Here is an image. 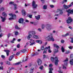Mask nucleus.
Segmentation results:
<instances>
[{"label": "nucleus", "mask_w": 73, "mask_h": 73, "mask_svg": "<svg viewBox=\"0 0 73 73\" xmlns=\"http://www.w3.org/2000/svg\"><path fill=\"white\" fill-rule=\"evenodd\" d=\"M46 28L48 31L51 30V25L49 24H47L46 25Z\"/></svg>", "instance_id": "nucleus-9"}, {"label": "nucleus", "mask_w": 73, "mask_h": 73, "mask_svg": "<svg viewBox=\"0 0 73 73\" xmlns=\"http://www.w3.org/2000/svg\"><path fill=\"white\" fill-rule=\"evenodd\" d=\"M21 52H22V53H25V52H27V50L23 49V50H21Z\"/></svg>", "instance_id": "nucleus-17"}, {"label": "nucleus", "mask_w": 73, "mask_h": 73, "mask_svg": "<svg viewBox=\"0 0 73 73\" xmlns=\"http://www.w3.org/2000/svg\"><path fill=\"white\" fill-rule=\"evenodd\" d=\"M70 58H73V54H70Z\"/></svg>", "instance_id": "nucleus-39"}, {"label": "nucleus", "mask_w": 73, "mask_h": 73, "mask_svg": "<svg viewBox=\"0 0 73 73\" xmlns=\"http://www.w3.org/2000/svg\"><path fill=\"white\" fill-rule=\"evenodd\" d=\"M50 7H51V8H53L54 7V6L53 5H50Z\"/></svg>", "instance_id": "nucleus-60"}, {"label": "nucleus", "mask_w": 73, "mask_h": 73, "mask_svg": "<svg viewBox=\"0 0 73 73\" xmlns=\"http://www.w3.org/2000/svg\"><path fill=\"white\" fill-rule=\"evenodd\" d=\"M20 44H17V47L18 48H20Z\"/></svg>", "instance_id": "nucleus-52"}, {"label": "nucleus", "mask_w": 73, "mask_h": 73, "mask_svg": "<svg viewBox=\"0 0 73 73\" xmlns=\"http://www.w3.org/2000/svg\"><path fill=\"white\" fill-rule=\"evenodd\" d=\"M46 57V55L45 54L43 55V58L44 59V58H45Z\"/></svg>", "instance_id": "nucleus-54"}, {"label": "nucleus", "mask_w": 73, "mask_h": 73, "mask_svg": "<svg viewBox=\"0 0 73 73\" xmlns=\"http://www.w3.org/2000/svg\"><path fill=\"white\" fill-rule=\"evenodd\" d=\"M2 16L6 18L7 16V13H5V12H3L2 14Z\"/></svg>", "instance_id": "nucleus-15"}, {"label": "nucleus", "mask_w": 73, "mask_h": 73, "mask_svg": "<svg viewBox=\"0 0 73 73\" xmlns=\"http://www.w3.org/2000/svg\"><path fill=\"white\" fill-rule=\"evenodd\" d=\"M4 10V8L3 7H2L0 9V11L2 12V11H3Z\"/></svg>", "instance_id": "nucleus-35"}, {"label": "nucleus", "mask_w": 73, "mask_h": 73, "mask_svg": "<svg viewBox=\"0 0 73 73\" xmlns=\"http://www.w3.org/2000/svg\"><path fill=\"white\" fill-rule=\"evenodd\" d=\"M43 9H46V8H47V6H46L45 5H44L43 6Z\"/></svg>", "instance_id": "nucleus-41"}, {"label": "nucleus", "mask_w": 73, "mask_h": 73, "mask_svg": "<svg viewBox=\"0 0 73 73\" xmlns=\"http://www.w3.org/2000/svg\"><path fill=\"white\" fill-rule=\"evenodd\" d=\"M40 15H38V16H35V17L36 20H39V19H40Z\"/></svg>", "instance_id": "nucleus-24"}, {"label": "nucleus", "mask_w": 73, "mask_h": 73, "mask_svg": "<svg viewBox=\"0 0 73 73\" xmlns=\"http://www.w3.org/2000/svg\"><path fill=\"white\" fill-rule=\"evenodd\" d=\"M1 18L2 19L1 21L2 22H4V21H5V20H6V19L4 17V18H3V17H1Z\"/></svg>", "instance_id": "nucleus-16"}, {"label": "nucleus", "mask_w": 73, "mask_h": 73, "mask_svg": "<svg viewBox=\"0 0 73 73\" xmlns=\"http://www.w3.org/2000/svg\"><path fill=\"white\" fill-rule=\"evenodd\" d=\"M49 73H52V70H53V68H49Z\"/></svg>", "instance_id": "nucleus-26"}, {"label": "nucleus", "mask_w": 73, "mask_h": 73, "mask_svg": "<svg viewBox=\"0 0 73 73\" xmlns=\"http://www.w3.org/2000/svg\"><path fill=\"white\" fill-rule=\"evenodd\" d=\"M29 33H32V35H36V32L35 31H30Z\"/></svg>", "instance_id": "nucleus-19"}, {"label": "nucleus", "mask_w": 73, "mask_h": 73, "mask_svg": "<svg viewBox=\"0 0 73 73\" xmlns=\"http://www.w3.org/2000/svg\"><path fill=\"white\" fill-rule=\"evenodd\" d=\"M72 21H73V19L70 17H68V19L66 20L67 24H70V23L72 22Z\"/></svg>", "instance_id": "nucleus-5"}, {"label": "nucleus", "mask_w": 73, "mask_h": 73, "mask_svg": "<svg viewBox=\"0 0 73 73\" xmlns=\"http://www.w3.org/2000/svg\"><path fill=\"white\" fill-rule=\"evenodd\" d=\"M38 31H39V32H41V29L40 28H39L38 29Z\"/></svg>", "instance_id": "nucleus-61"}, {"label": "nucleus", "mask_w": 73, "mask_h": 73, "mask_svg": "<svg viewBox=\"0 0 73 73\" xmlns=\"http://www.w3.org/2000/svg\"><path fill=\"white\" fill-rule=\"evenodd\" d=\"M22 13H23L24 15H25L26 14V12L25 11V10L23 9L22 10Z\"/></svg>", "instance_id": "nucleus-32"}, {"label": "nucleus", "mask_w": 73, "mask_h": 73, "mask_svg": "<svg viewBox=\"0 0 73 73\" xmlns=\"http://www.w3.org/2000/svg\"><path fill=\"white\" fill-rule=\"evenodd\" d=\"M46 51H47V50H44V52H43V54H44V53H47V52H46Z\"/></svg>", "instance_id": "nucleus-38"}, {"label": "nucleus", "mask_w": 73, "mask_h": 73, "mask_svg": "<svg viewBox=\"0 0 73 73\" xmlns=\"http://www.w3.org/2000/svg\"><path fill=\"white\" fill-rule=\"evenodd\" d=\"M7 36H8V38H9L10 37V36H11V34H8Z\"/></svg>", "instance_id": "nucleus-62"}, {"label": "nucleus", "mask_w": 73, "mask_h": 73, "mask_svg": "<svg viewBox=\"0 0 73 73\" xmlns=\"http://www.w3.org/2000/svg\"><path fill=\"white\" fill-rule=\"evenodd\" d=\"M19 35V32L17 31H15V35L17 36V35Z\"/></svg>", "instance_id": "nucleus-37"}, {"label": "nucleus", "mask_w": 73, "mask_h": 73, "mask_svg": "<svg viewBox=\"0 0 73 73\" xmlns=\"http://www.w3.org/2000/svg\"><path fill=\"white\" fill-rule=\"evenodd\" d=\"M54 60H55V65L57 66L58 65V62H59V60H58V58L57 57H56L54 58L53 57H51V61L52 62H54Z\"/></svg>", "instance_id": "nucleus-2"}, {"label": "nucleus", "mask_w": 73, "mask_h": 73, "mask_svg": "<svg viewBox=\"0 0 73 73\" xmlns=\"http://www.w3.org/2000/svg\"><path fill=\"white\" fill-rule=\"evenodd\" d=\"M13 5L14 7V10H16L17 9V5L16 4H13Z\"/></svg>", "instance_id": "nucleus-30"}, {"label": "nucleus", "mask_w": 73, "mask_h": 73, "mask_svg": "<svg viewBox=\"0 0 73 73\" xmlns=\"http://www.w3.org/2000/svg\"><path fill=\"white\" fill-rule=\"evenodd\" d=\"M36 42H38V43H39L40 44H42V41L40 40H36Z\"/></svg>", "instance_id": "nucleus-27"}, {"label": "nucleus", "mask_w": 73, "mask_h": 73, "mask_svg": "<svg viewBox=\"0 0 73 73\" xmlns=\"http://www.w3.org/2000/svg\"><path fill=\"white\" fill-rule=\"evenodd\" d=\"M6 63V64H7V65H11V63L9 61H7Z\"/></svg>", "instance_id": "nucleus-42"}, {"label": "nucleus", "mask_w": 73, "mask_h": 73, "mask_svg": "<svg viewBox=\"0 0 73 73\" xmlns=\"http://www.w3.org/2000/svg\"><path fill=\"white\" fill-rule=\"evenodd\" d=\"M46 38L48 41H54V39L53 38V34L52 33H51L50 35H49Z\"/></svg>", "instance_id": "nucleus-1"}, {"label": "nucleus", "mask_w": 73, "mask_h": 73, "mask_svg": "<svg viewBox=\"0 0 73 73\" xmlns=\"http://www.w3.org/2000/svg\"><path fill=\"white\" fill-rule=\"evenodd\" d=\"M9 4H14V2H10L9 3Z\"/></svg>", "instance_id": "nucleus-43"}, {"label": "nucleus", "mask_w": 73, "mask_h": 73, "mask_svg": "<svg viewBox=\"0 0 73 73\" xmlns=\"http://www.w3.org/2000/svg\"><path fill=\"white\" fill-rule=\"evenodd\" d=\"M37 62L38 65L39 66L41 65V64H42V61L40 59H38Z\"/></svg>", "instance_id": "nucleus-10"}, {"label": "nucleus", "mask_w": 73, "mask_h": 73, "mask_svg": "<svg viewBox=\"0 0 73 73\" xmlns=\"http://www.w3.org/2000/svg\"><path fill=\"white\" fill-rule=\"evenodd\" d=\"M1 57H2V58H5V56L3 55H2L1 56Z\"/></svg>", "instance_id": "nucleus-51"}, {"label": "nucleus", "mask_w": 73, "mask_h": 73, "mask_svg": "<svg viewBox=\"0 0 73 73\" xmlns=\"http://www.w3.org/2000/svg\"><path fill=\"white\" fill-rule=\"evenodd\" d=\"M20 51H19L16 54L17 56H19V54H20Z\"/></svg>", "instance_id": "nucleus-50"}, {"label": "nucleus", "mask_w": 73, "mask_h": 73, "mask_svg": "<svg viewBox=\"0 0 73 73\" xmlns=\"http://www.w3.org/2000/svg\"><path fill=\"white\" fill-rule=\"evenodd\" d=\"M9 15L12 17L9 18V20H15L16 19V15L13 14H9Z\"/></svg>", "instance_id": "nucleus-4"}, {"label": "nucleus", "mask_w": 73, "mask_h": 73, "mask_svg": "<svg viewBox=\"0 0 73 73\" xmlns=\"http://www.w3.org/2000/svg\"><path fill=\"white\" fill-rule=\"evenodd\" d=\"M39 68L40 70H42L43 69V66H41L40 67H39Z\"/></svg>", "instance_id": "nucleus-40"}, {"label": "nucleus", "mask_w": 73, "mask_h": 73, "mask_svg": "<svg viewBox=\"0 0 73 73\" xmlns=\"http://www.w3.org/2000/svg\"><path fill=\"white\" fill-rule=\"evenodd\" d=\"M37 24V23L36 22H34V25L35 26H36Z\"/></svg>", "instance_id": "nucleus-46"}, {"label": "nucleus", "mask_w": 73, "mask_h": 73, "mask_svg": "<svg viewBox=\"0 0 73 73\" xmlns=\"http://www.w3.org/2000/svg\"><path fill=\"white\" fill-rule=\"evenodd\" d=\"M70 51L69 50L67 51L66 52V54H68L70 53Z\"/></svg>", "instance_id": "nucleus-49"}, {"label": "nucleus", "mask_w": 73, "mask_h": 73, "mask_svg": "<svg viewBox=\"0 0 73 73\" xmlns=\"http://www.w3.org/2000/svg\"><path fill=\"white\" fill-rule=\"evenodd\" d=\"M44 25H42V29H44Z\"/></svg>", "instance_id": "nucleus-56"}, {"label": "nucleus", "mask_w": 73, "mask_h": 73, "mask_svg": "<svg viewBox=\"0 0 73 73\" xmlns=\"http://www.w3.org/2000/svg\"><path fill=\"white\" fill-rule=\"evenodd\" d=\"M53 46L54 48H57V49H54V53H56L58 52V49H59V48H60V47H59V46H58V45H57V44H53Z\"/></svg>", "instance_id": "nucleus-3"}, {"label": "nucleus", "mask_w": 73, "mask_h": 73, "mask_svg": "<svg viewBox=\"0 0 73 73\" xmlns=\"http://www.w3.org/2000/svg\"><path fill=\"white\" fill-rule=\"evenodd\" d=\"M68 48L70 49H73V46H68Z\"/></svg>", "instance_id": "nucleus-47"}, {"label": "nucleus", "mask_w": 73, "mask_h": 73, "mask_svg": "<svg viewBox=\"0 0 73 73\" xmlns=\"http://www.w3.org/2000/svg\"><path fill=\"white\" fill-rule=\"evenodd\" d=\"M29 17L30 18H32V15H29Z\"/></svg>", "instance_id": "nucleus-55"}, {"label": "nucleus", "mask_w": 73, "mask_h": 73, "mask_svg": "<svg viewBox=\"0 0 73 73\" xmlns=\"http://www.w3.org/2000/svg\"><path fill=\"white\" fill-rule=\"evenodd\" d=\"M32 6L33 7V8H36L37 7V5H36V3L35 1H33L32 3Z\"/></svg>", "instance_id": "nucleus-7"}, {"label": "nucleus", "mask_w": 73, "mask_h": 73, "mask_svg": "<svg viewBox=\"0 0 73 73\" xmlns=\"http://www.w3.org/2000/svg\"><path fill=\"white\" fill-rule=\"evenodd\" d=\"M33 38L35 39H38V36L37 35H34L33 36Z\"/></svg>", "instance_id": "nucleus-23"}, {"label": "nucleus", "mask_w": 73, "mask_h": 73, "mask_svg": "<svg viewBox=\"0 0 73 73\" xmlns=\"http://www.w3.org/2000/svg\"><path fill=\"white\" fill-rule=\"evenodd\" d=\"M38 53L37 52H36L35 53L32 54L31 56H37V55H38Z\"/></svg>", "instance_id": "nucleus-18"}, {"label": "nucleus", "mask_w": 73, "mask_h": 73, "mask_svg": "<svg viewBox=\"0 0 73 73\" xmlns=\"http://www.w3.org/2000/svg\"><path fill=\"white\" fill-rule=\"evenodd\" d=\"M35 44V42L32 43L30 44V45H34Z\"/></svg>", "instance_id": "nucleus-53"}, {"label": "nucleus", "mask_w": 73, "mask_h": 73, "mask_svg": "<svg viewBox=\"0 0 73 73\" xmlns=\"http://www.w3.org/2000/svg\"><path fill=\"white\" fill-rule=\"evenodd\" d=\"M70 63L71 65H73V59H71L70 61Z\"/></svg>", "instance_id": "nucleus-28"}, {"label": "nucleus", "mask_w": 73, "mask_h": 73, "mask_svg": "<svg viewBox=\"0 0 73 73\" xmlns=\"http://www.w3.org/2000/svg\"><path fill=\"white\" fill-rule=\"evenodd\" d=\"M64 9H68L69 7H71V5H66L65 4L63 6Z\"/></svg>", "instance_id": "nucleus-8"}, {"label": "nucleus", "mask_w": 73, "mask_h": 73, "mask_svg": "<svg viewBox=\"0 0 73 73\" xmlns=\"http://www.w3.org/2000/svg\"><path fill=\"white\" fill-rule=\"evenodd\" d=\"M61 50L62 52L63 53L65 52V48H64V47H63V46H62Z\"/></svg>", "instance_id": "nucleus-20"}, {"label": "nucleus", "mask_w": 73, "mask_h": 73, "mask_svg": "<svg viewBox=\"0 0 73 73\" xmlns=\"http://www.w3.org/2000/svg\"><path fill=\"white\" fill-rule=\"evenodd\" d=\"M15 28L16 29H17L18 30L20 29V28L17 25H16L15 27Z\"/></svg>", "instance_id": "nucleus-31"}, {"label": "nucleus", "mask_w": 73, "mask_h": 73, "mask_svg": "<svg viewBox=\"0 0 73 73\" xmlns=\"http://www.w3.org/2000/svg\"><path fill=\"white\" fill-rule=\"evenodd\" d=\"M68 61V58H67L66 60L63 61V62H66Z\"/></svg>", "instance_id": "nucleus-44"}, {"label": "nucleus", "mask_w": 73, "mask_h": 73, "mask_svg": "<svg viewBox=\"0 0 73 73\" xmlns=\"http://www.w3.org/2000/svg\"><path fill=\"white\" fill-rule=\"evenodd\" d=\"M21 63H22V62H20L17 63H14L13 65H19Z\"/></svg>", "instance_id": "nucleus-21"}, {"label": "nucleus", "mask_w": 73, "mask_h": 73, "mask_svg": "<svg viewBox=\"0 0 73 73\" xmlns=\"http://www.w3.org/2000/svg\"><path fill=\"white\" fill-rule=\"evenodd\" d=\"M45 49L44 48V46H42L40 48V50H44Z\"/></svg>", "instance_id": "nucleus-34"}, {"label": "nucleus", "mask_w": 73, "mask_h": 73, "mask_svg": "<svg viewBox=\"0 0 73 73\" xmlns=\"http://www.w3.org/2000/svg\"><path fill=\"white\" fill-rule=\"evenodd\" d=\"M69 35V33H66L65 35H62V37H66V36H68Z\"/></svg>", "instance_id": "nucleus-25"}, {"label": "nucleus", "mask_w": 73, "mask_h": 73, "mask_svg": "<svg viewBox=\"0 0 73 73\" xmlns=\"http://www.w3.org/2000/svg\"><path fill=\"white\" fill-rule=\"evenodd\" d=\"M66 12H67L68 13V16L70 14H73V9L70 10V9H68V10L66 11Z\"/></svg>", "instance_id": "nucleus-6"}, {"label": "nucleus", "mask_w": 73, "mask_h": 73, "mask_svg": "<svg viewBox=\"0 0 73 73\" xmlns=\"http://www.w3.org/2000/svg\"><path fill=\"white\" fill-rule=\"evenodd\" d=\"M41 1H42V3H45V0H41Z\"/></svg>", "instance_id": "nucleus-58"}, {"label": "nucleus", "mask_w": 73, "mask_h": 73, "mask_svg": "<svg viewBox=\"0 0 73 73\" xmlns=\"http://www.w3.org/2000/svg\"><path fill=\"white\" fill-rule=\"evenodd\" d=\"M18 22H19V23H23V22H24V19H23L22 18H20L19 19Z\"/></svg>", "instance_id": "nucleus-12"}, {"label": "nucleus", "mask_w": 73, "mask_h": 73, "mask_svg": "<svg viewBox=\"0 0 73 73\" xmlns=\"http://www.w3.org/2000/svg\"><path fill=\"white\" fill-rule=\"evenodd\" d=\"M57 11H60V15H62L63 13V12H62V11L61 10H60L59 9H58Z\"/></svg>", "instance_id": "nucleus-22"}, {"label": "nucleus", "mask_w": 73, "mask_h": 73, "mask_svg": "<svg viewBox=\"0 0 73 73\" xmlns=\"http://www.w3.org/2000/svg\"><path fill=\"white\" fill-rule=\"evenodd\" d=\"M32 37V35L31 34H29V36H27V38L28 40H29L30 39V38Z\"/></svg>", "instance_id": "nucleus-33"}, {"label": "nucleus", "mask_w": 73, "mask_h": 73, "mask_svg": "<svg viewBox=\"0 0 73 73\" xmlns=\"http://www.w3.org/2000/svg\"><path fill=\"white\" fill-rule=\"evenodd\" d=\"M45 50L46 49H48V50H49L50 49V46H48V47H45Z\"/></svg>", "instance_id": "nucleus-36"}, {"label": "nucleus", "mask_w": 73, "mask_h": 73, "mask_svg": "<svg viewBox=\"0 0 73 73\" xmlns=\"http://www.w3.org/2000/svg\"><path fill=\"white\" fill-rule=\"evenodd\" d=\"M2 16L6 18L7 16V13H5V12H3L2 14Z\"/></svg>", "instance_id": "nucleus-14"}, {"label": "nucleus", "mask_w": 73, "mask_h": 73, "mask_svg": "<svg viewBox=\"0 0 73 73\" xmlns=\"http://www.w3.org/2000/svg\"><path fill=\"white\" fill-rule=\"evenodd\" d=\"M53 66V65L52 64H50L49 65V67H52V66Z\"/></svg>", "instance_id": "nucleus-59"}, {"label": "nucleus", "mask_w": 73, "mask_h": 73, "mask_svg": "<svg viewBox=\"0 0 73 73\" xmlns=\"http://www.w3.org/2000/svg\"><path fill=\"white\" fill-rule=\"evenodd\" d=\"M4 52L6 53L7 56H9V53L10 52V51L9 50H4Z\"/></svg>", "instance_id": "nucleus-11"}, {"label": "nucleus", "mask_w": 73, "mask_h": 73, "mask_svg": "<svg viewBox=\"0 0 73 73\" xmlns=\"http://www.w3.org/2000/svg\"><path fill=\"white\" fill-rule=\"evenodd\" d=\"M59 73H62V71L61 70H59L58 71Z\"/></svg>", "instance_id": "nucleus-64"}, {"label": "nucleus", "mask_w": 73, "mask_h": 73, "mask_svg": "<svg viewBox=\"0 0 73 73\" xmlns=\"http://www.w3.org/2000/svg\"><path fill=\"white\" fill-rule=\"evenodd\" d=\"M63 69H66V67L64 65H63Z\"/></svg>", "instance_id": "nucleus-48"}, {"label": "nucleus", "mask_w": 73, "mask_h": 73, "mask_svg": "<svg viewBox=\"0 0 73 73\" xmlns=\"http://www.w3.org/2000/svg\"><path fill=\"white\" fill-rule=\"evenodd\" d=\"M61 43H62V44H63V43L64 42V40H62L61 41Z\"/></svg>", "instance_id": "nucleus-63"}, {"label": "nucleus", "mask_w": 73, "mask_h": 73, "mask_svg": "<svg viewBox=\"0 0 73 73\" xmlns=\"http://www.w3.org/2000/svg\"><path fill=\"white\" fill-rule=\"evenodd\" d=\"M48 53H51L52 52V51L50 49L48 50Z\"/></svg>", "instance_id": "nucleus-57"}, {"label": "nucleus", "mask_w": 73, "mask_h": 73, "mask_svg": "<svg viewBox=\"0 0 73 73\" xmlns=\"http://www.w3.org/2000/svg\"><path fill=\"white\" fill-rule=\"evenodd\" d=\"M33 70H34V68H31L30 71V73H33Z\"/></svg>", "instance_id": "nucleus-29"}, {"label": "nucleus", "mask_w": 73, "mask_h": 73, "mask_svg": "<svg viewBox=\"0 0 73 73\" xmlns=\"http://www.w3.org/2000/svg\"><path fill=\"white\" fill-rule=\"evenodd\" d=\"M11 70H12V69H11V68L10 69H9V70L7 71V73H10V71Z\"/></svg>", "instance_id": "nucleus-45"}, {"label": "nucleus", "mask_w": 73, "mask_h": 73, "mask_svg": "<svg viewBox=\"0 0 73 73\" xmlns=\"http://www.w3.org/2000/svg\"><path fill=\"white\" fill-rule=\"evenodd\" d=\"M15 54H14L12 56H11L9 58V61H11L13 58V57L15 56Z\"/></svg>", "instance_id": "nucleus-13"}]
</instances>
